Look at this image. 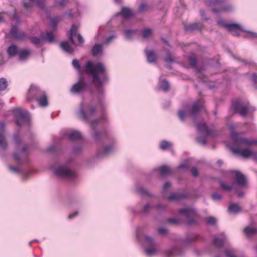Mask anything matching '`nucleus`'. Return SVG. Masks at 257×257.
Instances as JSON below:
<instances>
[{"instance_id": "f257e3e1", "label": "nucleus", "mask_w": 257, "mask_h": 257, "mask_svg": "<svg viewBox=\"0 0 257 257\" xmlns=\"http://www.w3.org/2000/svg\"><path fill=\"white\" fill-rule=\"evenodd\" d=\"M229 128L232 131L231 138L232 141L233 146L230 147L231 152L236 155L240 156L243 158H257V152L251 150L249 148L240 149L242 147H250L253 144H257V141L254 140H249L246 138H240L235 132L236 125L234 124H230Z\"/></svg>"}, {"instance_id": "f03ea898", "label": "nucleus", "mask_w": 257, "mask_h": 257, "mask_svg": "<svg viewBox=\"0 0 257 257\" xmlns=\"http://www.w3.org/2000/svg\"><path fill=\"white\" fill-rule=\"evenodd\" d=\"M85 69L87 73L91 74L93 80L98 83L96 86V93L98 102L101 103L104 94L102 83L107 80L106 68L102 63L95 64L88 61L85 65Z\"/></svg>"}, {"instance_id": "7ed1b4c3", "label": "nucleus", "mask_w": 257, "mask_h": 257, "mask_svg": "<svg viewBox=\"0 0 257 257\" xmlns=\"http://www.w3.org/2000/svg\"><path fill=\"white\" fill-rule=\"evenodd\" d=\"M95 112V108L93 106L91 107L88 110L87 113H85L83 110V103L81 102L80 104L79 110L77 113V115L79 118L89 121L91 125L92 130V136L95 141L98 142L100 141L105 136L104 132L100 133L95 130L97 125L101 121L106 120L104 117L101 119H97L93 120H90V117L93 115Z\"/></svg>"}, {"instance_id": "20e7f679", "label": "nucleus", "mask_w": 257, "mask_h": 257, "mask_svg": "<svg viewBox=\"0 0 257 257\" xmlns=\"http://www.w3.org/2000/svg\"><path fill=\"white\" fill-rule=\"evenodd\" d=\"M203 108L204 101L202 99H199L192 105L190 110H180L178 111V116L180 119L183 121L188 117L196 116Z\"/></svg>"}, {"instance_id": "39448f33", "label": "nucleus", "mask_w": 257, "mask_h": 257, "mask_svg": "<svg viewBox=\"0 0 257 257\" xmlns=\"http://www.w3.org/2000/svg\"><path fill=\"white\" fill-rule=\"evenodd\" d=\"M224 0H215L209 3L212 7V11L214 13L221 12H231L233 11L234 8L231 4H225Z\"/></svg>"}, {"instance_id": "423d86ee", "label": "nucleus", "mask_w": 257, "mask_h": 257, "mask_svg": "<svg viewBox=\"0 0 257 257\" xmlns=\"http://www.w3.org/2000/svg\"><path fill=\"white\" fill-rule=\"evenodd\" d=\"M217 24H218V25L227 29L229 31H232L234 29L238 28V29H239V30H240L243 32H246L248 33L249 34V35L243 36V37L245 38H257V33H256L244 30L243 28L240 25H239L237 23H232V24H227L224 22V21L223 20L219 19L217 21Z\"/></svg>"}, {"instance_id": "0eeeda50", "label": "nucleus", "mask_w": 257, "mask_h": 257, "mask_svg": "<svg viewBox=\"0 0 257 257\" xmlns=\"http://www.w3.org/2000/svg\"><path fill=\"white\" fill-rule=\"evenodd\" d=\"M51 169L53 171V174L60 177L73 179L76 177L75 173L65 166H59L56 168H51Z\"/></svg>"}, {"instance_id": "6e6552de", "label": "nucleus", "mask_w": 257, "mask_h": 257, "mask_svg": "<svg viewBox=\"0 0 257 257\" xmlns=\"http://www.w3.org/2000/svg\"><path fill=\"white\" fill-rule=\"evenodd\" d=\"M15 117L17 118L16 123L20 126L22 124L28 122L29 117V113L26 110L17 108L13 110Z\"/></svg>"}, {"instance_id": "1a4fd4ad", "label": "nucleus", "mask_w": 257, "mask_h": 257, "mask_svg": "<svg viewBox=\"0 0 257 257\" xmlns=\"http://www.w3.org/2000/svg\"><path fill=\"white\" fill-rule=\"evenodd\" d=\"M197 128L200 132L205 133L206 134V136L196 138V141L199 144L205 145L206 137L212 135V132L208 129L205 123H198L197 124Z\"/></svg>"}, {"instance_id": "9d476101", "label": "nucleus", "mask_w": 257, "mask_h": 257, "mask_svg": "<svg viewBox=\"0 0 257 257\" xmlns=\"http://www.w3.org/2000/svg\"><path fill=\"white\" fill-rule=\"evenodd\" d=\"M86 84L84 81L83 78L80 77L78 82L72 85L70 91L73 94H79L85 90Z\"/></svg>"}, {"instance_id": "9b49d317", "label": "nucleus", "mask_w": 257, "mask_h": 257, "mask_svg": "<svg viewBox=\"0 0 257 257\" xmlns=\"http://www.w3.org/2000/svg\"><path fill=\"white\" fill-rule=\"evenodd\" d=\"M9 34L14 39L19 41L24 40L27 37L26 34L20 30L17 26H13L11 29Z\"/></svg>"}, {"instance_id": "f8f14e48", "label": "nucleus", "mask_w": 257, "mask_h": 257, "mask_svg": "<svg viewBox=\"0 0 257 257\" xmlns=\"http://www.w3.org/2000/svg\"><path fill=\"white\" fill-rule=\"evenodd\" d=\"M233 107L235 112H238L241 116H245L248 110V108L247 106L241 105L238 101L235 102L233 104Z\"/></svg>"}, {"instance_id": "ddd939ff", "label": "nucleus", "mask_w": 257, "mask_h": 257, "mask_svg": "<svg viewBox=\"0 0 257 257\" xmlns=\"http://www.w3.org/2000/svg\"><path fill=\"white\" fill-rule=\"evenodd\" d=\"M182 251L178 246H173L166 251L167 257H176L182 255Z\"/></svg>"}, {"instance_id": "4468645a", "label": "nucleus", "mask_w": 257, "mask_h": 257, "mask_svg": "<svg viewBox=\"0 0 257 257\" xmlns=\"http://www.w3.org/2000/svg\"><path fill=\"white\" fill-rule=\"evenodd\" d=\"M41 92H45L43 90L40 89L36 85H32L29 90V95L32 97L34 99L36 100L37 97H41Z\"/></svg>"}, {"instance_id": "2eb2a0df", "label": "nucleus", "mask_w": 257, "mask_h": 257, "mask_svg": "<svg viewBox=\"0 0 257 257\" xmlns=\"http://www.w3.org/2000/svg\"><path fill=\"white\" fill-rule=\"evenodd\" d=\"M235 180L236 183L240 186H245L246 185L247 181L245 176L241 172L235 171Z\"/></svg>"}, {"instance_id": "dca6fc26", "label": "nucleus", "mask_w": 257, "mask_h": 257, "mask_svg": "<svg viewBox=\"0 0 257 257\" xmlns=\"http://www.w3.org/2000/svg\"><path fill=\"white\" fill-rule=\"evenodd\" d=\"M0 146L3 149H6L7 147V143L5 137V124L0 123Z\"/></svg>"}, {"instance_id": "f3484780", "label": "nucleus", "mask_w": 257, "mask_h": 257, "mask_svg": "<svg viewBox=\"0 0 257 257\" xmlns=\"http://www.w3.org/2000/svg\"><path fill=\"white\" fill-rule=\"evenodd\" d=\"M226 237L224 233L219 234V237H214L212 240L213 245L217 247H220L226 241Z\"/></svg>"}, {"instance_id": "a211bd4d", "label": "nucleus", "mask_w": 257, "mask_h": 257, "mask_svg": "<svg viewBox=\"0 0 257 257\" xmlns=\"http://www.w3.org/2000/svg\"><path fill=\"white\" fill-rule=\"evenodd\" d=\"M144 253L149 257L156 255L159 253V250L156 246H147L144 249Z\"/></svg>"}, {"instance_id": "6ab92c4d", "label": "nucleus", "mask_w": 257, "mask_h": 257, "mask_svg": "<svg viewBox=\"0 0 257 257\" xmlns=\"http://www.w3.org/2000/svg\"><path fill=\"white\" fill-rule=\"evenodd\" d=\"M103 45L101 44H95L92 47L91 53L93 56H96L102 54Z\"/></svg>"}, {"instance_id": "aec40b11", "label": "nucleus", "mask_w": 257, "mask_h": 257, "mask_svg": "<svg viewBox=\"0 0 257 257\" xmlns=\"http://www.w3.org/2000/svg\"><path fill=\"white\" fill-rule=\"evenodd\" d=\"M41 97L36 98V100L38 102L39 104L42 107H46L48 105V100L45 92H41Z\"/></svg>"}, {"instance_id": "412c9836", "label": "nucleus", "mask_w": 257, "mask_h": 257, "mask_svg": "<svg viewBox=\"0 0 257 257\" xmlns=\"http://www.w3.org/2000/svg\"><path fill=\"white\" fill-rule=\"evenodd\" d=\"M67 137L70 141H74L80 140L82 138V135L79 131H72L68 135Z\"/></svg>"}, {"instance_id": "4be33fe9", "label": "nucleus", "mask_w": 257, "mask_h": 257, "mask_svg": "<svg viewBox=\"0 0 257 257\" xmlns=\"http://www.w3.org/2000/svg\"><path fill=\"white\" fill-rule=\"evenodd\" d=\"M27 148L26 147H23L22 149V152L21 156L18 153H16L14 154V157L15 160H16L18 162H21L23 159L26 158L27 157Z\"/></svg>"}, {"instance_id": "5701e85b", "label": "nucleus", "mask_w": 257, "mask_h": 257, "mask_svg": "<svg viewBox=\"0 0 257 257\" xmlns=\"http://www.w3.org/2000/svg\"><path fill=\"white\" fill-rule=\"evenodd\" d=\"M42 39L45 40L48 43H52L54 40V35L53 33L47 32L45 34L42 33L41 34Z\"/></svg>"}, {"instance_id": "b1692460", "label": "nucleus", "mask_w": 257, "mask_h": 257, "mask_svg": "<svg viewBox=\"0 0 257 257\" xmlns=\"http://www.w3.org/2000/svg\"><path fill=\"white\" fill-rule=\"evenodd\" d=\"M7 52L9 57H13L19 54V51L16 45H12L8 48Z\"/></svg>"}, {"instance_id": "393cba45", "label": "nucleus", "mask_w": 257, "mask_h": 257, "mask_svg": "<svg viewBox=\"0 0 257 257\" xmlns=\"http://www.w3.org/2000/svg\"><path fill=\"white\" fill-rule=\"evenodd\" d=\"M202 27L200 23H195L190 24L184 26V28L186 31H193L198 29H200Z\"/></svg>"}, {"instance_id": "a878e982", "label": "nucleus", "mask_w": 257, "mask_h": 257, "mask_svg": "<svg viewBox=\"0 0 257 257\" xmlns=\"http://www.w3.org/2000/svg\"><path fill=\"white\" fill-rule=\"evenodd\" d=\"M125 18H128L133 16V14L131 10L127 7H123L120 12L118 13Z\"/></svg>"}, {"instance_id": "bb28decb", "label": "nucleus", "mask_w": 257, "mask_h": 257, "mask_svg": "<svg viewBox=\"0 0 257 257\" xmlns=\"http://www.w3.org/2000/svg\"><path fill=\"white\" fill-rule=\"evenodd\" d=\"M78 28V26L76 25H72L69 33V41L73 45H75V42L73 40V37L75 35L76 32Z\"/></svg>"}, {"instance_id": "cd10ccee", "label": "nucleus", "mask_w": 257, "mask_h": 257, "mask_svg": "<svg viewBox=\"0 0 257 257\" xmlns=\"http://www.w3.org/2000/svg\"><path fill=\"white\" fill-rule=\"evenodd\" d=\"M244 232L246 236H250L257 233V228L252 226H249L244 228Z\"/></svg>"}, {"instance_id": "c85d7f7f", "label": "nucleus", "mask_w": 257, "mask_h": 257, "mask_svg": "<svg viewBox=\"0 0 257 257\" xmlns=\"http://www.w3.org/2000/svg\"><path fill=\"white\" fill-rule=\"evenodd\" d=\"M60 45L63 50L68 53H72L74 51L73 48L69 45L68 42H61Z\"/></svg>"}, {"instance_id": "c756f323", "label": "nucleus", "mask_w": 257, "mask_h": 257, "mask_svg": "<svg viewBox=\"0 0 257 257\" xmlns=\"http://www.w3.org/2000/svg\"><path fill=\"white\" fill-rule=\"evenodd\" d=\"M228 211L229 213L237 214L240 211V207L237 204L232 203L228 206Z\"/></svg>"}, {"instance_id": "7c9ffc66", "label": "nucleus", "mask_w": 257, "mask_h": 257, "mask_svg": "<svg viewBox=\"0 0 257 257\" xmlns=\"http://www.w3.org/2000/svg\"><path fill=\"white\" fill-rule=\"evenodd\" d=\"M186 195L185 194L181 193H172L167 197L168 200H172L174 201H179L180 199L186 197Z\"/></svg>"}, {"instance_id": "2f4dec72", "label": "nucleus", "mask_w": 257, "mask_h": 257, "mask_svg": "<svg viewBox=\"0 0 257 257\" xmlns=\"http://www.w3.org/2000/svg\"><path fill=\"white\" fill-rule=\"evenodd\" d=\"M148 61L149 63H154L156 61V56L155 53L152 51L146 50Z\"/></svg>"}, {"instance_id": "473e14b6", "label": "nucleus", "mask_w": 257, "mask_h": 257, "mask_svg": "<svg viewBox=\"0 0 257 257\" xmlns=\"http://www.w3.org/2000/svg\"><path fill=\"white\" fill-rule=\"evenodd\" d=\"M160 172V175L162 177H165L171 174V169L167 166H163L158 169Z\"/></svg>"}, {"instance_id": "72a5a7b5", "label": "nucleus", "mask_w": 257, "mask_h": 257, "mask_svg": "<svg viewBox=\"0 0 257 257\" xmlns=\"http://www.w3.org/2000/svg\"><path fill=\"white\" fill-rule=\"evenodd\" d=\"M194 209L192 208H183L179 210V213L184 215L187 218H189L192 214Z\"/></svg>"}, {"instance_id": "f704fd0d", "label": "nucleus", "mask_w": 257, "mask_h": 257, "mask_svg": "<svg viewBox=\"0 0 257 257\" xmlns=\"http://www.w3.org/2000/svg\"><path fill=\"white\" fill-rule=\"evenodd\" d=\"M30 52L28 50L24 49L19 51V57L21 60H24L26 59L29 55Z\"/></svg>"}, {"instance_id": "c9c22d12", "label": "nucleus", "mask_w": 257, "mask_h": 257, "mask_svg": "<svg viewBox=\"0 0 257 257\" xmlns=\"http://www.w3.org/2000/svg\"><path fill=\"white\" fill-rule=\"evenodd\" d=\"M159 86L162 89H163L165 91H168L169 89V83L165 79H164L161 81L160 80Z\"/></svg>"}, {"instance_id": "e433bc0d", "label": "nucleus", "mask_w": 257, "mask_h": 257, "mask_svg": "<svg viewBox=\"0 0 257 257\" xmlns=\"http://www.w3.org/2000/svg\"><path fill=\"white\" fill-rule=\"evenodd\" d=\"M136 190L138 194L142 196H150L151 195V194L149 192L142 187L136 188Z\"/></svg>"}, {"instance_id": "4c0bfd02", "label": "nucleus", "mask_w": 257, "mask_h": 257, "mask_svg": "<svg viewBox=\"0 0 257 257\" xmlns=\"http://www.w3.org/2000/svg\"><path fill=\"white\" fill-rule=\"evenodd\" d=\"M172 147V144L166 141H162L160 143V148L162 150H166Z\"/></svg>"}, {"instance_id": "58836bf2", "label": "nucleus", "mask_w": 257, "mask_h": 257, "mask_svg": "<svg viewBox=\"0 0 257 257\" xmlns=\"http://www.w3.org/2000/svg\"><path fill=\"white\" fill-rule=\"evenodd\" d=\"M115 150L114 146H107L105 147L103 150V155H108L112 153Z\"/></svg>"}, {"instance_id": "ea45409f", "label": "nucleus", "mask_w": 257, "mask_h": 257, "mask_svg": "<svg viewBox=\"0 0 257 257\" xmlns=\"http://www.w3.org/2000/svg\"><path fill=\"white\" fill-rule=\"evenodd\" d=\"M144 237L146 240L148 246H156L154 239L152 236L146 235L144 236Z\"/></svg>"}, {"instance_id": "a19ab883", "label": "nucleus", "mask_w": 257, "mask_h": 257, "mask_svg": "<svg viewBox=\"0 0 257 257\" xmlns=\"http://www.w3.org/2000/svg\"><path fill=\"white\" fill-rule=\"evenodd\" d=\"M220 184L221 188L223 190L227 191H230L233 187V185L234 184V183H232V184L231 185H228L226 184L225 183L222 182V181H220Z\"/></svg>"}, {"instance_id": "79ce46f5", "label": "nucleus", "mask_w": 257, "mask_h": 257, "mask_svg": "<svg viewBox=\"0 0 257 257\" xmlns=\"http://www.w3.org/2000/svg\"><path fill=\"white\" fill-rule=\"evenodd\" d=\"M60 21L61 18L60 17H56L54 18L51 19L50 22L51 27L54 29L56 28L58 23Z\"/></svg>"}, {"instance_id": "37998d69", "label": "nucleus", "mask_w": 257, "mask_h": 257, "mask_svg": "<svg viewBox=\"0 0 257 257\" xmlns=\"http://www.w3.org/2000/svg\"><path fill=\"white\" fill-rule=\"evenodd\" d=\"M137 31L136 30H127L125 31V35L126 38L128 40L131 39L133 38L134 36L135 35Z\"/></svg>"}, {"instance_id": "c03bdc74", "label": "nucleus", "mask_w": 257, "mask_h": 257, "mask_svg": "<svg viewBox=\"0 0 257 257\" xmlns=\"http://www.w3.org/2000/svg\"><path fill=\"white\" fill-rule=\"evenodd\" d=\"M8 86V83L6 79L4 78L0 79V91L5 90Z\"/></svg>"}, {"instance_id": "a18cd8bd", "label": "nucleus", "mask_w": 257, "mask_h": 257, "mask_svg": "<svg viewBox=\"0 0 257 257\" xmlns=\"http://www.w3.org/2000/svg\"><path fill=\"white\" fill-rule=\"evenodd\" d=\"M189 62L191 66L193 67H196L197 62L196 57L194 56H190L189 58Z\"/></svg>"}, {"instance_id": "49530a36", "label": "nucleus", "mask_w": 257, "mask_h": 257, "mask_svg": "<svg viewBox=\"0 0 257 257\" xmlns=\"http://www.w3.org/2000/svg\"><path fill=\"white\" fill-rule=\"evenodd\" d=\"M149 6L145 3L142 4L139 8V11L140 12H144L148 11L149 9Z\"/></svg>"}, {"instance_id": "de8ad7c7", "label": "nucleus", "mask_w": 257, "mask_h": 257, "mask_svg": "<svg viewBox=\"0 0 257 257\" xmlns=\"http://www.w3.org/2000/svg\"><path fill=\"white\" fill-rule=\"evenodd\" d=\"M151 208V206L149 204H147L144 208L140 211V213L146 214L148 213H149V211L150 210Z\"/></svg>"}, {"instance_id": "09e8293b", "label": "nucleus", "mask_w": 257, "mask_h": 257, "mask_svg": "<svg viewBox=\"0 0 257 257\" xmlns=\"http://www.w3.org/2000/svg\"><path fill=\"white\" fill-rule=\"evenodd\" d=\"M206 222L210 225H214L216 224V220L214 217L210 216L206 218Z\"/></svg>"}, {"instance_id": "8fccbe9b", "label": "nucleus", "mask_w": 257, "mask_h": 257, "mask_svg": "<svg viewBox=\"0 0 257 257\" xmlns=\"http://www.w3.org/2000/svg\"><path fill=\"white\" fill-rule=\"evenodd\" d=\"M152 34V31L151 29H145L143 31V36L145 38H147Z\"/></svg>"}, {"instance_id": "3c124183", "label": "nucleus", "mask_w": 257, "mask_h": 257, "mask_svg": "<svg viewBox=\"0 0 257 257\" xmlns=\"http://www.w3.org/2000/svg\"><path fill=\"white\" fill-rule=\"evenodd\" d=\"M73 66L78 71L80 70V66L79 64L78 61L76 59H73L72 61Z\"/></svg>"}, {"instance_id": "603ef678", "label": "nucleus", "mask_w": 257, "mask_h": 257, "mask_svg": "<svg viewBox=\"0 0 257 257\" xmlns=\"http://www.w3.org/2000/svg\"><path fill=\"white\" fill-rule=\"evenodd\" d=\"M36 3L40 9H42L44 8L45 5V0H37Z\"/></svg>"}, {"instance_id": "864d4df0", "label": "nucleus", "mask_w": 257, "mask_h": 257, "mask_svg": "<svg viewBox=\"0 0 257 257\" xmlns=\"http://www.w3.org/2000/svg\"><path fill=\"white\" fill-rule=\"evenodd\" d=\"M224 252L227 257H237L236 256L234 255L232 253V252L231 250L226 249V250H225ZM215 257H220V256L219 255H216Z\"/></svg>"}, {"instance_id": "5fc2aeb1", "label": "nucleus", "mask_w": 257, "mask_h": 257, "mask_svg": "<svg viewBox=\"0 0 257 257\" xmlns=\"http://www.w3.org/2000/svg\"><path fill=\"white\" fill-rule=\"evenodd\" d=\"M212 198L214 201H219L221 199V195L218 193H214L212 195Z\"/></svg>"}, {"instance_id": "6e6d98bb", "label": "nucleus", "mask_w": 257, "mask_h": 257, "mask_svg": "<svg viewBox=\"0 0 257 257\" xmlns=\"http://www.w3.org/2000/svg\"><path fill=\"white\" fill-rule=\"evenodd\" d=\"M166 206L165 204H162L161 203L157 204L155 206V208L158 210H161L165 209L166 208Z\"/></svg>"}, {"instance_id": "4d7b16f0", "label": "nucleus", "mask_w": 257, "mask_h": 257, "mask_svg": "<svg viewBox=\"0 0 257 257\" xmlns=\"http://www.w3.org/2000/svg\"><path fill=\"white\" fill-rule=\"evenodd\" d=\"M31 42L35 45H38L40 42V39L37 37L31 38Z\"/></svg>"}, {"instance_id": "13d9d810", "label": "nucleus", "mask_w": 257, "mask_h": 257, "mask_svg": "<svg viewBox=\"0 0 257 257\" xmlns=\"http://www.w3.org/2000/svg\"><path fill=\"white\" fill-rule=\"evenodd\" d=\"M158 232L161 235H165L167 233V230L164 227L159 228L158 230Z\"/></svg>"}, {"instance_id": "bf43d9fd", "label": "nucleus", "mask_w": 257, "mask_h": 257, "mask_svg": "<svg viewBox=\"0 0 257 257\" xmlns=\"http://www.w3.org/2000/svg\"><path fill=\"white\" fill-rule=\"evenodd\" d=\"M81 150H82V148L80 146H77L75 148H74L73 149L72 151L74 154H79L80 152H81Z\"/></svg>"}, {"instance_id": "052dcab7", "label": "nucleus", "mask_w": 257, "mask_h": 257, "mask_svg": "<svg viewBox=\"0 0 257 257\" xmlns=\"http://www.w3.org/2000/svg\"><path fill=\"white\" fill-rule=\"evenodd\" d=\"M165 61L167 63H172L174 61L173 59L172 58L171 55L168 54L166 56Z\"/></svg>"}, {"instance_id": "680f3d73", "label": "nucleus", "mask_w": 257, "mask_h": 257, "mask_svg": "<svg viewBox=\"0 0 257 257\" xmlns=\"http://www.w3.org/2000/svg\"><path fill=\"white\" fill-rule=\"evenodd\" d=\"M191 172L192 174V175L194 176V177H197L198 176V171L197 170V169L195 167L194 168H192L191 169Z\"/></svg>"}, {"instance_id": "e2e57ef3", "label": "nucleus", "mask_w": 257, "mask_h": 257, "mask_svg": "<svg viewBox=\"0 0 257 257\" xmlns=\"http://www.w3.org/2000/svg\"><path fill=\"white\" fill-rule=\"evenodd\" d=\"M115 38L116 36L115 35H111L105 40V43L106 44H108Z\"/></svg>"}, {"instance_id": "0e129e2a", "label": "nucleus", "mask_w": 257, "mask_h": 257, "mask_svg": "<svg viewBox=\"0 0 257 257\" xmlns=\"http://www.w3.org/2000/svg\"><path fill=\"white\" fill-rule=\"evenodd\" d=\"M168 222L172 224H178L179 222V220L176 218L169 219Z\"/></svg>"}, {"instance_id": "69168bd1", "label": "nucleus", "mask_w": 257, "mask_h": 257, "mask_svg": "<svg viewBox=\"0 0 257 257\" xmlns=\"http://www.w3.org/2000/svg\"><path fill=\"white\" fill-rule=\"evenodd\" d=\"M200 15L201 16V18H202V19L203 20H208V19L206 17V15H205V12L203 10H201L200 11Z\"/></svg>"}, {"instance_id": "338daca9", "label": "nucleus", "mask_w": 257, "mask_h": 257, "mask_svg": "<svg viewBox=\"0 0 257 257\" xmlns=\"http://www.w3.org/2000/svg\"><path fill=\"white\" fill-rule=\"evenodd\" d=\"M9 168L11 171H12L14 173H18L20 172V170L18 168H16V167H14L10 166L9 167Z\"/></svg>"}, {"instance_id": "774afa93", "label": "nucleus", "mask_w": 257, "mask_h": 257, "mask_svg": "<svg viewBox=\"0 0 257 257\" xmlns=\"http://www.w3.org/2000/svg\"><path fill=\"white\" fill-rule=\"evenodd\" d=\"M23 6L27 9L31 8L32 5L30 3L24 2L23 3Z\"/></svg>"}]
</instances>
